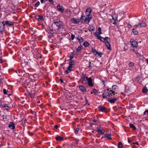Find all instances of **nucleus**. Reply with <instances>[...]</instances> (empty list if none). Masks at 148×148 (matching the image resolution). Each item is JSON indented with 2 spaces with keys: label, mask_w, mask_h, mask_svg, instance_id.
I'll list each match as a JSON object with an SVG mask.
<instances>
[{
  "label": "nucleus",
  "mask_w": 148,
  "mask_h": 148,
  "mask_svg": "<svg viewBox=\"0 0 148 148\" xmlns=\"http://www.w3.org/2000/svg\"><path fill=\"white\" fill-rule=\"evenodd\" d=\"M115 97V92L112 90H110L109 88L103 91V94L102 95V97L103 98H108L109 99V97Z\"/></svg>",
  "instance_id": "nucleus-1"
},
{
  "label": "nucleus",
  "mask_w": 148,
  "mask_h": 148,
  "mask_svg": "<svg viewBox=\"0 0 148 148\" xmlns=\"http://www.w3.org/2000/svg\"><path fill=\"white\" fill-rule=\"evenodd\" d=\"M146 26V24L143 21H140L138 25H135L133 28L132 32L135 35H137L138 33V30L136 28H140L141 27H144Z\"/></svg>",
  "instance_id": "nucleus-2"
},
{
  "label": "nucleus",
  "mask_w": 148,
  "mask_h": 148,
  "mask_svg": "<svg viewBox=\"0 0 148 148\" xmlns=\"http://www.w3.org/2000/svg\"><path fill=\"white\" fill-rule=\"evenodd\" d=\"M53 23L58 27V30H60L63 28V23L59 19H57L53 21Z\"/></svg>",
  "instance_id": "nucleus-3"
},
{
  "label": "nucleus",
  "mask_w": 148,
  "mask_h": 148,
  "mask_svg": "<svg viewBox=\"0 0 148 148\" xmlns=\"http://www.w3.org/2000/svg\"><path fill=\"white\" fill-rule=\"evenodd\" d=\"M10 22L11 23H9V22L8 21L4 20L2 21L1 23L2 25H4L5 26L6 25L9 27H12L14 25V24L12 22Z\"/></svg>",
  "instance_id": "nucleus-4"
},
{
  "label": "nucleus",
  "mask_w": 148,
  "mask_h": 148,
  "mask_svg": "<svg viewBox=\"0 0 148 148\" xmlns=\"http://www.w3.org/2000/svg\"><path fill=\"white\" fill-rule=\"evenodd\" d=\"M87 84L89 86L92 87L94 86L93 84L92 83V79L91 77L87 78Z\"/></svg>",
  "instance_id": "nucleus-5"
},
{
  "label": "nucleus",
  "mask_w": 148,
  "mask_h": 148,
  "mask_svg": "<svg viewBox=\"0 0 148 148\" xmlns=\"http://www.w3.org/2000/svg\"><path fill=\"white\" fill-rule=\"evenodd\" d=\"M98 109L100 111L105 112H107V108L106 107L102 106H99Z\"/></svg>",
  "instance_id": "nucleus-6"
},
{
  "label": "nucleus",
  "mask_w": 148,
  "mask_h": 148,
  "mask_svg": "<svg viewBox=\"0 0 148 148\" xmlns=\"http://www.w3.org/2000/svg\"><path fill=\"white\" fill-rule=\"evenodd\" d=\"M79 88L80 90L83 92H87V89L84 86L79 85Z\"/></svg>",
  "instance_id": "nucleus-7"
},
{
  "label": "nucleus",
  "mask_w": 148,
  "mask_h": 148,
  "mask_svg": "<svg viewBox=\"0 0 148 148\" xmlns=\"http://www.w3.org/2000/svg\"><path fill=\"white\" fill-rule=\"evenodd\" d=\"M117 20V17L116 14L113 15L112 16V18L111 19V22L113 24L115 23L116 21Z\"/></svg>",
  "instance_id": "nucleus-8"
},
{
  "label": "nucleus",
  "mask_w": 148,
  "mask_h": 148,
  "mask_svg": "<svg viewBox=\"0 0 148 148\" xmlns=\"http://www.w3.org/2000/svg\"><path fill=\"white\" fill-rule=\"evenodd\" d=\"M57 8L59 10L60 12L61 13H63L64 12V9L63 7L61 6V5L59 4L57 5Z\"/></svg>",
  "instance_id": "nucleus-9"
},
{
  "label": "nucleus",
  "mask_w": 148,
  "mask_h": 148,
  "mask_svg": "<svg viewBox=\"0 0 148 148\" xmlns=\"http://www.w3.org/2000/svg\"><path fill=\"white\" fill-rule=\"evenodd\" d=\"M71 21L72 23L75 24L79 23L80 21V20L79 19H75V18H72L71 19Z\"/></svg>",
  "instance_id": "nucleus-10"
},
{
  "label": "nucleus",
  "mask_w": 148,
  "mask_h": 148,
  "mask_svg": "<svg viewBox=\"0 0 148 148\" xmlns=\"http://www.w3.org/2000/svg\"><path fill=\"white\" fill-rule=\"evenodd\" d=\"M117 100V99L116 98H114L111 99H110L109 98L108 99V101L111 103H114Z\"/></svg>",
  "instance_id": "nucleus-11"
},
{
  "label": "nucleus",
  "mask_w": 148,
  "mask_h": 148,
  "mask_svg": "<svg viewBox=\"0 0 148 148\" xmlns=\"http://www.w3.org/2000/svg\"><path fill=\"white\" fill-rule=\"evenodd\" d=\"M97 130L96 131L97 132L101 134H103L105 133V130L103 129H100L98 127L97 128Z\"/></svg>",
  "instance_id": "nucleus-12"
},
{
  "label": "nucleus",
  "mask_w": 148,
  "mask_h": 148,
  "mask_svg": "<svg viewBox=\"0 0 148 148\" xmlns=\"http://www.w3.org/2000/svg\"><path fill=\"white\" fill-rule=\"evenodd\" d=\"M131 45L133 47H136L138 46V43L137 42L134 40L132 41H131Z\"/></svg>",
  "instance_id": "nucleus-13"
},
{
  "label": "nucleus",
  "mask_w": 148,
  "mask_h": 148,
  "mask_svg": "<svg viewBox=\"0 0 148 148\" xmlns=\"http://www.w3.org/2000/svg\"><path fill=\"white\" fill-rule=\"evenodd\" d=\"M9 127L10 128L12 127V129L14 130L15 128V126L14 125V123L13 122H11L10 124L8 125Z\"/></svg>",
  "instance_id": "nucleus-14"
},
{
  "label": "nucleus",
  "mask_w": 148,
  "mask_h": 148,
  "mask_svg": "<svg viewBox=\"0 0 148 148\" xmlns=\"http://www.w3.org/2000/svg\"><path fill=\"white\" fill-rule=\"evenodd\" d=\"M80 80L81 81L83 85H84L87 84V80L86 78H81Z\"/></svg>",
  "instance_id": "nucleus-15"
},
{
  "label": "nucleus",
  "mask_w": 148,
  "mask_h": 148,
  "mask_svg": "<svg viewBox=\"0 0 148 148\" xmlns=\"http://www.w3.org/2000/svg\"><path fill=\"white\" fill-rule=\"evenodd\" d=\"M5 26L4 25H0V32L2 33L5 30Z\"/></svg>",
  "instance_id": "nucleus-16"
},
{
  "label": "nucleus",
  "mask_w": 148,
  "mask_h": 148,
  "mask_svg": "<svg viewBox=\"0 0 148 148\" xmlns=\"http://www.w3.org/2000/svg\"><path fill=\"white\" fill-rule=\"evenodd\" d=\"M55 139L57 141H62L64 140L62 137L58 136L55 137Z\"/></svg>",
  "instance_id": "nucleus-17"
},
{
  "label": "nucleus",
  "mask_w": 148,
  "mask_h": 148,
  "mask_svg": "<svg viewBox=\"0 0 148 148\" xmlns=\"http://www.w3.org/2000/svg\"><path fill=\"white\" fill-rule=\"evenodd\" d=\"M92 17H87L84 19V21L85 22H88L89 23L90 22V20L91 19Z\"/></svg>",
  "instance_id": "nucleus-18"
},
{
  "label": "nucleus",
  "mask_w": 148,
  "mask_h": 148,
  "mask_svg": "<svg viewBox=\"0 0 148 148\" xmlns=\"http://www.w3.org/2000/svg\"><path fill=\"white\" fill-rule=\"evenodd\" d=\"M89 30L91 32L95 30V28L93 27L92 25H90L88 27Z\"/></svg>",
  "instance_id": "nucleus-19"
},
{
  "label": "nucleus",
  "mask_w": 148,
  "mask_h": 148,
  "mask_svg": "<svg viewBox=\"0 0 148 148\" xmlns=\"http://www.w3.org/2000/svg\"><path fill=\"white\" fill-rule=\"evenodd\" d=\"M106 41L105 42V44L107 43L108 42L109 43L110 42V38L108 37H106L104 38V42Z\"/></svg>",
  "instance_id": "nucleus-20"
},
{
  "label": "nucleus",
  "mask_w": 148,
  "mask_h": 148,
  "mask_svg": "<svg viewBox=\"0 0 148 148\" xmlns=\"http://www.w3.org/2000/svg\"><path fill=\"white\" fill-rule=\"evenodd\" d=\"M98 90L96 89L95 88L93 89V92H91V94L93 93L95 95H97L98 92Z\"/></svg>",
  "instance_id": "nucleus-21"
},
{
  "label": "nucleus",
  "mask_w": 148,
  "mask_h": 148,
  "mask_svg": "<svg viewBox=\"0 0 148 148\" xmlns=\"http://www.w3.org/2000/svg\"><path fill=\"white\" fill-rule=\"evenodd\" d=\"M129 125L130 127L132 129L134 130H135L136 129V127L133 124L130 123H129Z\"/></svg>",
  "instance_id": "nucleus-22"
},
{
  "label": "nucleus",
  "mask_w": 148,
  "mask_h": 148,
  "mask_svg": "<svg viewBox=\"0 0 148 148\" xmlns=\"http://www.w3.org/2000/svg\"><path fill=\"white\" fill-rule=\"evenodd\" d=\"M97 38L103 42H104V38L100 36H97Z\"/></svg>",
  "instance_id": "nucleus-23"
},
{
  "label": "nucleus",
  "mask_w": 148,
  "mask_h": 148,
  "mask_svg": "<svg viewBox=\"0 0 148 148\" xmlns=\"http://www.w3.org/2000/svg\"><path fill=\"white\" fill-rule=\"evenodd\" d=\"M2 117H3V119L4 120V121H8L9 120L8 116L7 115H3Z\"/></svg>",
  "instance_id": "nucleus-24"
},
{
  "label": "nucleus",
  "mask_w": 148,
  "mask_h": 148,
  "mask_svg": "<svg viewBox=\"0 0 148 148\" xmlns=\"http://www.w3.org/2000/svg\"><path fill=\"white\" fill-rule=\"evenodd\" d=\"M111 134H105L104 137H106L108 138L109 139H111Z\"/></svg>",
  "instance_id": "nucleus-25"
},
{
  "label": "nucleus",
  "mask_w": 148,
  "mask_h": 148,
  "mask_svg": "<svg viewBox=\"0 0 148 148\" xmlns=\"http://www.w3.org/2000/svg\"><path fill=\"white\" fill-rule=\"evenodd\" d=\"M106 45V46L108 49V50H111V46L110 45V42L108 43V42L107 43L105 44Z\"/></svg>",
  "instance_id": "nucleus-26"
},
{
  "label": "nucleus",
  "mask_w": 148,
  "mask_h": 148,
  "mask_svg": "<svg viewBox=\"0 0 148 148\" xmlns=\"http://www.w3.org/2000/svg\"><path fill=\"white\" fill-rule=\"evenodd\" d=\"M77 39L81 42H83L84 41L83 38L81 37L78 36L77 37Z\"/></svg>",
  "instance_id": "nucleus-27"
},
{
  "label": "nucleus",
  "mask_w": 148,
  "mask_h": 148,
  "mask_svg": "<svg viewBox=\"0 0 148 148\" xmlns=\"http://www.w3.org/2000/svg\"><path fill=\"white\" fill-rule=\"evenodd\" d=\"M118 146V148H123V146L122 143L121 142H119Z\"/></svg>",
  "instance_id": "nucleus-28"
},
{
  "label": "nucleus",
  "mask_w": 148,
  "mask_h": 148,
  "mask_svg": "<svg viewBox=\"0 0 148 148\" xmlns=\"http://www.w3.org/2000/svg\"><path fill=\"white\" fill-rule=\"evenodd\" d=\"M148 90L146 87H144L142 90V92L143 93H145L147 92Z\"/></svg>",
  "instance_id": "nucleus-29"
},
{
  "label": "nucleus",
  "mask_w": 148,
  "mask_h": 148,
  "mask_svg": "<svg viewBox=\"0 0 148 148\" xmlns=\"http://www.w3.org/2000/svg\"><path fill=\"white\" fill-rule=\"evenodd\" d=\"M90 44L87 41L84 42L83 43V45L85 47H87Z\"/></svg>",
  "instance_id": "nucleus-30"
},
{
  "label": "nucleus",
  "mask_w": 148,
  "mask_h": 148,
  "mask_svg": "<svg viewBox=\"0 0 148 148\" xmlns=\"http://www.w3.org/2000/svg\"><path fill=\"white\" fill-rule=\"evenodd\" d=\"M72 70V69H71V68H69L68 67L67 70L65 71L66 74H68L69 72H71V71Z\"/></svg>",
  "instance_id": "nucleus-31"
},
{
  "label": "nucleus",
  "mask_w": 148,
  "mask_h": 148,
  "mask_svg": "<svg viewBox=\"0 0 148 148\" xmlns=\"http://www.w3.org/2000/svg\"><path fill=\"white\" fill-rule=\"evenodd\" d=\"M82 48V46H79L77 49V51L78 52L80 51L81 50Z\"/></svg>",
  "instance_id": "nucleus-32"
},
{
  "label": "nucleus",
  "mask_w": 148,
  "mask_h": 148,
  "mask_svg": "<svg viewBox=\"0 0 148 148\" xmlns=\"http://www.w3.org/2000/svg\"><path fill=\"white\" fill-rule=\"evenodd\" d=\"M38 18H36L39 20V19L40 20H42L43 18V16L42 15H38Z\"/></svg>",
  "instance_id": "nucleus-33"
},
{
  "label": "nucleus",
  "mask_w": 148,
  "mask_h": 148,
  "mask_svg": "<svg viewBox=\"0 0 148 148\" xmlns=\"http://www.w3.org/2000/svg\"><path fill=\"white\" fill-rule=\"evenodd\" d=\"M81 78H86L87 79V78H88V77L86 76V74H85L82 73V75L81 76Z\"/></svg>",
  "instance_id": "nucleus-34"
},
{
  "label": "nucleus",
  "mask_w": 148,
  "mask_h": 148,
  "mask_svg": "<svg viewBox=\"0 0 148 148\" xmlns=\"http://www.w3.org/2000/svg\"><path fill=\"white\" fill-rule=\"evenodd\" d=\"M5 109L8 111H10V107L9 106L6 105L5 107Z\"/></svg>",
  "instance_id": "nucleus-35"
},
{
  "label": "nucleus",
  "mask_w": 148,
  "mask_h": 148,
  "mask_svg": "<svg viewBox=\"0 0 148 148\" xmlns=\"http://www.w3.org/2000/svg\"><path fill=\"white\" fill-rule=\"evenodd\" d=\"M92 11V10L90 8H87L86 11V13L87 14V12L88 13H91Z\"/></svg>",
  "instance_id": "nucleus-36"
},
{
  "label": "nucleus",
  "mask_w": 148,
  "mask_h": 148,
  "mask_svg": "<svg viewBox=\"0 0 148 148\" xmlns=\"http://www.w3.org/2000/svg\"><path fill=\"white\" fill-rule=\"evenodd\" d=\"M147 114V115L148 116V110H146L143 113V115L144 116Z\"/></svg>",
  "instance_id": "nucleus-37"
},
{
  "label": "nucleus",
  "mask_w": 148,
  "mask_h": 148,
  "mask_svg": "<svg viewBox=\"0 0 148 148\" xmlns=\"http://www.w3.org/2000/svg\"><path fill=\"white\" fill-rule=\"evenodd\" d=\"M112 89H116L118 88V87L116 86V85H113L112 87Z\"/></svg>",
  "instance_id": "nucleus-38"
},
{
  "label": "nucleus",
  "mask_w": 148,
  "mask_h": 148,
  "mask_svg": "<svg viewBox=\"0 0 148 148\" xmlns=\"http://www.w3.org/2000/svg\"><path fill=\"white\" fill-rule=\"evenodd\" d=\"M40 2L39 1H38L35 4V6L36 7H38L40 5Z\"/></svg>",
  "instance_id": "nucleus-39"
},
{
  "label": "nucleus",
  "mask_w": 148,
  "mask_h": 148,
  "mask_svg": "<svg viewBox=\"0 0 148 148\" xmlns=\"http://www.w3.org/2000/svg\"><path fill=\"white\" fill-rule=\"evenodd\" d=\"M129 66L130 67H132L134 66V63L132 62H130L129 64Z\"/></svg>",
  "instance_id": "nucleus-40"
},
{
  "label": "nucleus",
  "mask_w": 148,
  "mask_h": 148,
  "mask_svg": "<svg viewBox=\"0 0 148 148\" xmlns=\"http://www.w3.org/2000/svg\"><path fill=\"white\" fill-rule=\"evenodd\" d=\"M85 17V16H84V15L83 14H82V16H81V18H80V20H84V18Z\"/></svg>",
  "instance_id": "nucleus-41"
},
{
  "label": "nucleus",
  "mask_w": 148,
  "mask_h": 148,
  "mask_svg": "<svg viewBox=\"0 0 148 148\" xmlns=\"http://www.w3.org/2000/svg\"><path fill=\"white\" fill-rule=\"evenodd\" d=\"M74 67V65H72V64H69V66L68 67L69 68H71H71H72L73 67Z\"/></svg>",
  "instance_id": "nucleus-42"
},
{
  "label": "nucleus",
  "mask_w": 148,
  "mask_h": 148,
  "mask_svg": "<svg viewBox=\"0 0 148 148\" xmlns=\"http://www.w3.org/2000/svg\"><path fill=\"white\" fill-rule=\"evenodd\" d=\"M79 128H77L75 131V134H77L78 133V131L79 130Z\"/></svg>",
  "instance_id": "nucleus-43"
},
{
  "label": "nucleus",
  "mask_w": 148,
  "mask_h": 148,
  "mask_svg": "<svg viewBox=\"0 0 148 148\" xmlns=\"http://www.w3.org/2000/svg\"><path fill=\"white\" fill-rule=\"evenodd\" d=\"M102 54H103L102 53H101V52L99 53L98 52V54L97 55V57H101Z\"/></svg>",
  "instance_id": "nucleus-44"
},
{
  "label": "nucleus",
  "mask_w": 148,
  "mask_h": 148,
  "mask_svg": "<svg viewBox=\"0 0 148 148\" xmlns=\"http://www.w3.org/2000/svg\"><path fill=\"white\" fill-rule=\"evenodd\" d=\"M74 58V56L73 55V54H70V58H71V60H72Z\"/></svg>",
  "instance_id": "nucleus-45"
},
{
  "label": "nucleus",
  "mask_w": 148,
  "mask_h": 148,
  "mask_svg": "<svg viewBox=\"0 0 148 148\" xmlns=\"http://www.w3.org/2000/svg\"><path fill=\"white\" fill-rule=\"evenodd\" d=\"M50 33L51 34H53L54 33V31L52 29H51L49 30Z\"/></svg>",
  "instance_id": "nucleus-46"
},
{
  "label": "nucleus",
  "mask_w": 148,
  "mask_h": 148,
  "mask_svg": "<svg viewBox=\"0 0 148 148\" xmlns=\"http://www.w3.org/2000/svg\"><path fill=\"white\" fill-rule=\"evenodd\" d=\"M75 37V35L73 34H72L71 36V39L72 40H73Z\"/></svg>",
  "instance_id": "nucleus-47"
},
{
  "label": "nucleus",
  "mask_w": 148,
  "mask_h": 148,
  "mask_svg": "<svg viewBox=\"0 0 148 148\" xmlns=\"http://www.w3.org/2000/svg\"><path fill=\"white\" fill-rule=\"evenodd\" d=\"M3 93L4 94H7V91L6 90V89H4L3 90Z\"/></svg>",
  "instance_id": "nucleus-48"
},
{
  "label": "nucleus",
  "mask_w": 148,
  "mask_h": 148,
  "mask_svg": "<svg viewBox=\"0 0 148 148\" xmlns=\"http://www.w3.org/2000/svg\"><path fill=\"white\" fill-rule=\"evenodd\" d=\"M69 64H72V65H74L75 64V61L73 60L71 61V62H69Z\"/></svg>",
  "instance_id": "nucleus-49"
},
{
  "label": "nucleus",
  "mask_w": 148,
  "mask_h": 148,
  "mask_svg": "<svg viewBox=\"0 0 148 148\" xmlns=\"http://www.w3.org/2000/svg\"><path fill=\"white\" fill-rule=\"evenodd\" d=\"M96 50L95 49H94L93 48H92L91 51V52H92V53H94V52H95V51H96Z\"/></svg>",
  "instance_id": "nucleus-50"
},
{
  "label": "nucleus",
  "mask_w": 148,
  "mask_h": 148,
  "mask_svg": "<svg viewBox=\"0 0 148 148\" xmlns=\"http://www.w3.org/2000/svg\"><path fill=\"white\" fill-rule=\"evenodd\" d=\"M29 96L31 97H34V95H33V94L31 92V93H29Z\"/></svg>",
  "instance_id": "nucleus-51"
},
{
  "label": "nucleus",
  "mask_w": 148,
  "mask_h": 148,
  "mask_svg": "<svg viewBox=\"0 0 148 148\" xmlns=\"http://www.w3.org/2000/svg\"><path fill=\"white\" fill-rule=\"evenodd\" d=\"M49 1L51 3H52L53 5H54V2L53 0H49Z\"/></svg>",
  "instance_id": "nucleus-52"
},
{
  "label": "nucleus",
  "mask_w": 148,
  "mask_h": 148,
  "mask_svg": "<svg viewBox=\"0 0 148 148\" xmlns=\"http://www.w3.org/2000/svg\"><path fill=\"white\" fill-rule=\"evenodd\" d=\"M96 56H97V55L98 54V52L97 51H95V52H94V53H93Z\"/></svg>",
  "instance_id": "nucleus-53"
},
{
  "label": "nucleus",
  "mask_w": 148,
  "mask_h": 148,
  "mask_svg": "<svg viewBox=\"0 0 148 148\" xmlns=\"http://www.w3.org/2000/svg\"><path fill=\"white\" fill-rule=\"evenodd\" d=\"M91 14V13H89L88 14H87L86 15V16L87 17H91V16H90V14Z\"/></svg>",
  "instance_id": "nucleus-54"
},
{
  "label": "nucleus",
  "mask_w": 148,
  "mask_h": 148,
  "mask_svg": "<svg viewBox=\"0 0 148 148\" xmlns=\"http://www.w3.org/2000/svg\"><path fill=\"white\" fill-rule=\"evenodd\" d=\"M28 133H29V134L30 136H32L33 135V133H32L31 132H29Z\"/></svg>",
  "instance_id": "nucleus-55"
},
{
  "label": "nucleus",
  "mask_w": 148,
  "mask_h": 148,
  "mask_svg": "<svg viewBox=\"0 0 148 148\" xmlns=\"http://www.w3.org/2000/svg\"><path fill=\"white\" fill-rule=\"evenodd\" d=\"M6 105H7V104H1V105L0 106H1L2 107L5 108V106Z\"/></svg>",
  "instance_id": "nucleus-56"
},
{
  "label": "nucleus",
  "mask_w": 148,
  "mask_h": 148,
  "mask_svg": "<svg viewBox=\"0 0 148 148\" xmlns=\"http://www.w3.org/2000/svg\"><path fill=\"white\" fill-rule=\"evenodd\" d=\"M54 128L56 129H57L58 128V125H55L54 126Z\"/></svg>",
  "instance_id": "nucleus-57"
},
{
  "label": "nucleus",
  "mask_w": 148,
  "mask_h": 148,
  "mask_svg": "<svg viewBox=\"0 0 148 148\" xmlns=\"http://www.w3.org/2000/svg\"><path fill=\"white\" fill-rule=\"evenodd\" d=\"M75 140L76 142L77 143H77H78L79 141V140L77 138H76Z\"/></svg>",
  "instance_id": "nucleus-58"
},
{
  "label": "nucleus",
  "mask_w": 148,
  "mask_h": 148,
  "mask_svg": "<svg viewBox=\"0 0 148 148\" xmlns=\"http://www.w3.org/2000/svg\"><path fill=\"white\" fill-rule=\"evenodd\" d=\"M102 82L103 83V85H104V86H105L106 85L105 84V81L104 80L102 81Z\"/></svg>",
  "instance_id": "nucleus-59"
},
{
  "label": "nucleus",
  "mask_w": 148,
  "mask_h": 148,
  "mask_svg": "<svg viewBox=\"0 0 148 148\" xmlns=\"http://www.w3.org/2000/svg\"><path fill=\"white\" fill-rule=\"evenodd\" d=\"M76 53H75V51H73V52H71V54H73V55L74 56V55H75V54H76Z\"/></svg>",
  "instance_id": "nucleus-60"
},
{
  "label": "nucleus",
  "mask_w": 148,
  "mask_h": 148,
  "mask_svg": "<svg viewBox=\"0 0 148 148\" xmlns=\"http://www.w3.org/2000/svg\"><path fill=\"white\" fill-rule=\"evenodd\" d=\"M95 124L92 123H90V127H92L93 125H94Z\"/></svg>",
  "instance_id": "nucleus-61"
},
{
  "label": "nucleus",
  "mask_w": 148,
  "mask_h": 148,
  "mask_svg": "<svg viewBox=\"0 0 148 148\" xmlns=\"http://www.w3.org/2000/svg\"><path fill=\"white\" fill-rule=\"evenodd\" d=\"M100 36L99 35V34H97L96 33L95 34V36H96L97 37V36Z\"/></svg>",
  "instance_id": "nucleus-62"
},
{
  "label": "nucleus",
  "mask_w": 148,
  "mask_h": 148,
  "mask_svg": "<svg viewBox=\"0 0 148 148\" xmlns=\"http://www.w3.org/2000/svg\"><path fill=\"white\" fill-rule=\"evenodd\" d=\"M60 81L61 83H62L63 82V80L62 79H60Z\"/></svg>",
  "instance_id": "nucleus-63"
},
{
  "label": "nucleus",
  "mask_w": 148,
  "mask_h": 148,
  "mask_svg": "<svg viewBox=\"0 0 148 148\" xmlns=\"http://www.w3.org/2000/svg\"><path fill=\"white\" fill-rule=\"evenodd\" d=\"M98 30L99 32L101 31V27H99L98 29Z\"/></svg>",
  "instance_id": "nucleus-64"
}]
</instances>
